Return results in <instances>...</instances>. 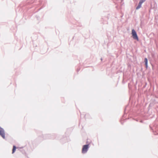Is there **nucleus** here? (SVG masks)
Here are the masks:
<instances>
[{
    "instance_id": "f257e3e1",
    "label": "nucleus",
    "mask_w": 158,
    "mask_h": 158,
    "mask_svg": "<svg viewBox=\"0 0 158 158\" xmlns=\"http://www.w3.org/2000/svg\"><path fill=\"white\" fill-rule=\"evenodd\" d=\"M132 34L133 38L134 39H135L138 40V38L137 35L134 29H132Z\"/></svg>"
},
{
    "instance_id": "f03ea898",
    "label": "nucleus",
    "mask_w": 158,
    "mask_h": 158,
    "mask_svg": "<svg viewBox=\"0 0 158 158\" xmlns=\"http://www.w3.org/2000/svg\"><path fill=\"white\" fill-rule=\"evenodd\" d=\"M89 148V145H84L83 146V148L82 150V152L83 153H86Z\"/></svg>"
},
{
    "instance_id": "7ed1b4c3",
    "label": "nucleus",
    "mask_w": 158,
    "mask_h": 158,
    "mask_svg": "<svg viewBox=\"0 0 158 158\" xmlns=\"http://www.w3.org/2000/svg\"><path fill=\"white\" fill-rule=\"evenodd\" d=\"M0 135L4 139L5 138V133L4 129L0 127Z\"/></svg>"
},
{
    "instance_id": "20e7f679",
    "label": "nucleus",
    "mask_w": 158,
    "mask_h": 158,
    "mask_svg": "<svg viewBox=\"0 0 158 158\" xmlns=\"http://www.w3.org/2000/svg\"><path fill=\"white\" fill-rule=\"evenodd\" d=\"M144 62L145 63V65L146 66V68H148V59L147 58H145Z\"/></svg>"
},
{
    "instance_id": "39448f33",
    "label": "nucleus",
    "mask_w": 158,
    "mask_h": 158,
    "mask_svg": "<svg viewBox=\"0 0 158 158\" xmlns=\"http://www.w3.org/2000/svg\"><path fill=\"white\" fill-rule=\"evenodd\" d=\"M16 147L15 146H13V148L12 149V154L14 153L16 151Z\"/></svg>"
},
{
    "instance_id": "423d86ee",
    "label": "nucleus",
    "mask_w": 158,
    "mask_h": 158,
    "mask_svg": "<svg viewBox=\"0 0 158 158\" xmlns=\"http://www.w3.org/2000/svg\"><path fill=\"white\" fill-rule=\"evenodd\" d=\"M142 4L139 3L138 6L136 7V9H138L141 7Z\"/></svg>"
},
{
    "instance_id": "0eeeda50",
    "label": "nucleus",
    "mask_w": 158,
    "mask_h": 158,
    "mask_svg": "<svg viewBox=\"0 0 158 158\" xmlns=\"http://www.w3.org/2000/svg\"><path fill=\"white\" fill-rule=\"evenodd\" d=\"M145 0H140V2H139V3L141 4H142V3H143L145 1Z\"/></svg>"
}]
</instances>
